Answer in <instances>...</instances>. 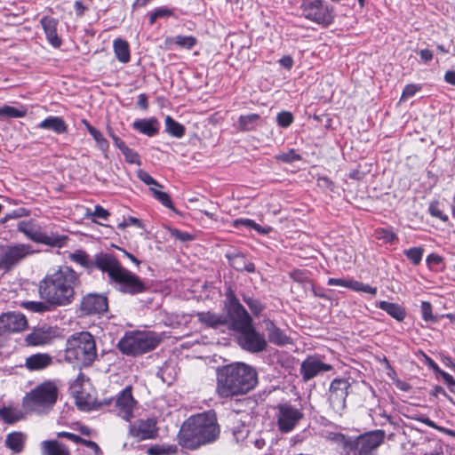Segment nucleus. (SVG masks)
<instances>
[{
	"instance_id": "1",
	"label": "nucleus",
	"mask_w": 455,
	"mask_h": 455,
	"mask_svg": "<svg viewBox=\"0 0 455 455\" xmlns=\"http://www.w3.org/2000/svg\"><path fill=\"white\" fill-rule=\"evenodd\" d=\"M81 285L80 275L70 267H60L48 273L39 283L40 298L55 307L71 304L76 297V290Z\"/></svg>"
},
{
	"instance_id": "2",
	"label": "nucleus",
	"mask_w": 455,
	"mask_h": 455,
	"mask_svg": "<svg viewBox=\"0 0 455 455\" xmlns=\"http://www.w3.org/2000/svg\"><path fill=\"white\" fill-rule=\"evenodd\" d=\"M257 384L256 370L244 363H233L217 369L216 393L221 398L246 395Z\"/></svg>"
},
{
	"instance_id": "3",
	"label": "nucleus",
	"mask_w": 455,
	"mask_h": 455,
	"mask_svg": "<svg viewBox=\"0 0 455 455\" xmlns=\"http://www.w3.org/2000/svg\"><path fill=\"white\" fill-rule=\"evenodd\" d=\"M220 427L216 414L212 411L193 415L181 426L179 433L180 443L190 450L217 440Z\"/></svg>"
},
{
	"instance_id": "4",
	"label": "nucleus",
	"mask_w": 455,
	"mask_h": 455,
	"mask_svg": "<svg viewBox=\"0 0 455 455\" xmlns=\"http://www.w3.org/2000/svg\"><path fill=\"white\" fill-rule=\"evenodd\" d=\"M99 270L107 273L109 283L116 284L122 293L137 295L148 291V286L137 275L124 267L113 255L104 257L99 261Z\"/></svg>"
},
{
	"instance_id": "5",
	"label": "nucleus",
	"mask_w": 455,
	"mask_h": 455,
	"mask_svg": "<svg viewBox=\"0 0 455 455\" xmlns=\"http://www.w3.org/2000/svg\"><path fill=\"white\" fill-rule=\"evenodd\" d=\"M97 357L94 337L88 331H81L68 339L65 348V359L68 363H76L90 366Z\"/></svg>"
},
{
	"instance_id": "6",
	"label": "nucleus",
	"mask_w": 455,
	"mask_h": 455,
	"mask_svg": "<svg viewBox=\"0 0 455 455\" xmlns=\"http://www.w3.org/2000/svg\"><path fill=\"white\" fill-rule=\"evenodd\" d=\"M160 341L159 335L154 331H132L124 335L117 347L124 355L138 356L154 350Z\"/></svg>"
},
{
	"instance_id": "7",
	"label": "nucleus",
	"mask_w": 455,
	"mask_h": 455,
	"mask_svg": "<svg viewBox=\"0 0 455 455\" xmlns=\"http://www.w3.org/2000/svg\"><path fill=\"white\" fill-rule=\"evenodd\" d=\"M17 230L36 243L50 247L62 248L66 245L68 237L52 230H43L33 220H21L17 224Z\"/></svg>"
},
{
	"instance_id": "8",
	"label": "nucleus",
	"mask_w": 455,
	"mask_h": 455,
	"mask_svg": "<svg viewBox=\"0 0 455 455\" xmlns=\"http://www.w3.org/2000/svg\"><path fill=\"white\" fill-rule=\"evenodd\" d=\"M227 300L225 302V326L231 331L236 332L250 327L252 324V318L240 303L233 291H229L226 294Z\"/></svg>"
},
{
	"instance_id": "9",
	"label": "nucleus",
	"mask_w": 455,
	"mask_h": 455,
	"mask_svg": "<svg viewBox=\"0 0 455 455\" xmlns=\"http://www.w3.org/2000/svg\"><path fill=\"white\" fill-rule=\"evenodd\" d=\"M384 430H374L361 435L358 437H350L347 439L340 455H372L385 439Z\"/></svg>"
},
{
	"instance_id": "10",
	"label": "nucleus",
	"mask_w": 455,
	"mask_h": 455,
	"mask_svg": "<svg viewBox=\"0 0 455 455\" xmlns=\"http://www.w3.org/2000/svg\"><path fill=\"white\" fill-rule=\"evenodd\" d=\"M275 419L281 433H290L304 419L303 405L291 401L280 403L275 407Z\"/></svg>"
},
{
	"instance_id": "11",
	"label": "nucleus",
	"mask_w": 455,
	"mask_h": 455,
	"mask_svg": "<svg viewBox=\"0 0 455 455\" xmlns=\"http://www.w3.org/2000/svg\"><path fill=\"white\" fill-rule=\"evenodd\" d=\"M299 11L306 20L323 27L331 25L335 18L334 7L324 0H301Z\"/></svg>"
},
{
	"instance_id": "12",
	"label": "nucleus",
	"mask_w": 455,
	"mask_h": 455,
	"mask_svg": "<svg viewBox=\"0 0 455 455\" xmlns=\"http://www.w3.org/2000/svg\"><path fill=\"white\" fill-rule=\"evenodd\" d=\"M29 243H10L0 248V268L9 271L27 258L38 252Z\"/></svg>"
},
{
	"instance_id": "13",
	"label": "nucleus",
	"mask_w": 455,
	"mask_h": 455,
	"mask_svg": "<svg viewBox=\"0 0 455 455\" xmlns=\"http://www.w3.org/2000/svg\"><path fill=\"white\" fill-rule=\"evenodd\" d=\"M57 387L50 382H45L26 396V403L30 409L40 411L52 406L57 400Z\"/></svg>"
},
{
	"instance_id": "14",
	"label": "nucleus",
	"mask_w": 455,
	"mask_h": 455,
	"mask_svg": "<svg viewBox=\"0 0 455 455\" xmlns=\"http://www.w3.org/2000/svg\"><path fill=\"white\" fill-rule=\"evenodd\" d=\"M351 383L348 379H334L329 387L328 401L330 408L333 413L341 416L346 408V399L348 395V390Z\"/></svg>"
},
{
	"instance_id": "15",
	"label": "nucleus",
	"mask_w": 455,
	"mask_h": 455,
	"mask_svg": "<svg viewBox=\"0 0 455 455\" xmlns=\"http://www.w3.org/2000/svg\"><path fill=\"white\" fill-rule=\"evenodd\" d=\"M237 341L239 346L250 353H259L266 350L267 341L262 333H259L252 326L247 327L238 331Z\"/></svg>"
},
{
	"instance_id": "16",
	"label": "nucleus",
	"mask_w": 455,
	"mask_h": 455,
	"mask_svg": "<svg viewBox=\"0 0 455 455\" xmlns=\"http://www.w3.org/2000/svg\"><path fill=\"white\" fill-rule=\"evenodd\" d=\"M333 367L324 363L319 355H308L302 361L299 373L304 382H307L318 375L330 371Z\"/></svg>"
},
{
	"instance_id": "17",
	"label": "nucleus",
	"mask_w": 455,
	"mask_h": 455,
	"mask_svg": "<svg viewBox=\"0 0 455 455\" xmlns=\"http://www.w3.org/2000/svg\"><path fill=\"white\" fill-rule=\"evenodd\" d=\"M108 309V298L102 294L89 293L83 297L80 303V311L83 315H101Z\"/></svg>"
},
{
	"instance_id": "18",
	"label": "nucleus",
	"mask_w": 455,
	"mask_h": 455,
	"mask_svg": "<svg viewBox=\"0 0 455 455\" xmlns=\"http://www.w3.org/2000/svg\"><path fill=\"white\" fill-rule=\"evenodd\" d=\"M28 326L26 316L15 311L4 312L0 315V335L20 332Z\"/></svg>"
},
{
	"instance_id": "19",
	"label": "nucleus",
	"mask_w": 455,
	"mask_h": 455,
	"mask_svg": "<svg viewBox=\"0 0 455 455\" xmlns=\"http://www.w3.org/2000/svg\"><path fill=\"white\" fill-rule=\"evenodd\" d=\"M136 405L132 394V387H126L117 395L116 400V408L117 415L126 421H130L133 418V409Z\"/></svg>"
},
{
	"instance_id": "20",
	"label": "nucleus",
	"mask_w": 455,
	"mask_h": 455,
	"mask_svg": "<svg viewBox=\"0 0 455 455\" xmlns=\"http://www.w3.org/2000/svg\"><path fill=\"white\" fill-rule=\"evenodd\" d=\"M156 425V422L154 419H141L130 426L129 433L140 440L153 439L157 433Z\"/></svg>"
},
{
	"instance_id": "21",
	"label": "nucleus",
	"mask_w": 455,
	"mask_h": 455,
	"mask_svg": "<svg viewBox=\"0 0 455 455\" xmlns=\"http://www.w3.org/2000/svg\"><path fill=\"white\" fill-rule=\"evenodd\" d=\"M113 256L109 253H97L94 256V259H92L88 253L83 250H76L74 252L70 253L68 258L71 261L80 265L85 269L92 271L94 267L99 269V261L103 259L104 257Z\"/></svg>"
},
{
	"instance_id": "22",
	"label": "nucleus",
	"mask_w": 455,
	"mask_h": 455,
	"mask_svg": "<svg viewBox=\"0 0 455 455\" xmlns=\"http://www.w3.org/2000/svg\"><path fill=\"white\" fill-rule=\"evenodd\" d=\"M265 330L267 333V339L270 343L282 347L290 344L291 338L269 318L263 320Z\"/></svg>"
},
{
	"instance_id": "23",
	"label": "nucleus",
	"mask_w": 455,
	"mask_h": 455,
	"mask_svg": "<svg viewBox=\"0 0 455 455\" xmlns=\"http://www.w3.org/2000/svg\"><path fill=\"white\" fill-rule=\"evenodd\" d=\"M40 23L49 44L54 48H59L62 44V41L57 32L58 20L50 16H44L41 19Z\"/></svg>"
},
{
	"instance_id": "24",
	"label": "nucleus",
	"mask_w": 455,
	"mask_h": 455,
	"mask_svg": "<svg viewBox=\"0 0 455 455\" xmlns=\"http://www.w3.org/2000/svg\"><path fill=\"white\" fill-rule=\"evenodd\" d=\"M53 363V357L46 353H36L28 356L25 367L30 371H43Z\"/></svg>"
},
{
	"instance_id": "25",
	"label": "nucleus",
	"mask_w": 455,
	"mask_h": 455,
	"mask_svg": "<svg viewBox=\"0 0 455 455\" xmlns=\"http://www.w3.org/2000/svg\"><path fill=\"white\" fill-rule=\"evenodd\" d=\"M132 128L141 134L154 137L159 132L160 124L155 117L136 119Z\"/></svg>"
},
{
	"instance_id": "26",
	"label": "nucleus",
	"mask_w": 455,
	"mask_h": 455,
	"mask_svg": "<svg viewBox=\"0 0 455 455\" xmlns=\"http://www.w3.org/2000/svg\"><path fill=\"white\" fill-rule=\"evenodd\" d=\"M52 338L51 328L40 327L28 333L25 341L28 346H42L49 343Z\"/></svg>"
},
{
	"instance_id": "27",
	"label": "nucleus",
	"mask_w": 455,
	"mask_h": 455,
	"mask_svg": "<svg viewBox=\"0 0 455 455\" xmlns=\"http://www.w3.org/2000/svg\"><path fill=\"white\" fill-rule=\"evenodd\" d=\"M36 128L52 131L56 134H64L68 132V124L61 116H50L40 122Z\"/></svg>"
},
{
	"instance_id": "28",
	"label": "nucleus",
	"mask_w": 455,
	"mask_h": 455,
	"mask_svg": "<svg viewBox=\"0 0 455 455\" xmlns=\"http://www.w3.org/2000/svg\"><path fill=\"white\" fill-rule=\"evenodd\" d=\"M198 322L208 328L217 329L225 326V318L223 314H216L212 311L197 312L196 314Z\"/></svg>"
},
{
	"instance_id": "29",
	"label": "nucleus",
	"mask_w": 455,
	"mask_h": 455,
	"mask_svg": "<svg viewBox=\"0 0 455 455\" xmlns=\"http://www.w3.org/2000/svg\"><path fill=\"white\" fill-rule=\"evenodd\" d=\"M376 307L398 322H403L406 317L405 308L397 303L381 300L376 303Z\"/></svg>"
},
{
	"instance_id": "30",
	"label": "nucleus",
	"mask_w": 455,
	"mask_h": 455,
	"mask_svg": "<svg viewBox=\"0 0 455 455\" xmlns=\"http://www.w3.org/2000/svg\"><path fill=\"white\" fill-rule=\"evenodd\" d=\"M113 50L116 60L121 63H128L131 60V51L128 42L123 38L113 41Z\"/></svg>"
},
{
	"instance_id": "31",
	"label": "nucleus",
	"mask_w": 455,
	"mask_h": 455,
	"mask_svg": "<svg viewBox=\"0 0 455 455\" xmlns=\"http://www.w3.org/2000/svg\"><path fill=\"white\" fill-rule=\"evenodd\" d=\"M27 440V435L22 432H12L6 435L5 446L12 451L13 453H20Z\"/></svg>"
},
{
	"instance_id": "32",
	"label": "nucleus",
	"mask_w": 455,
	"mask_h": 455,
	"mask_svg": "<svg viewBox=\"0 0 455 455\" xmlns=\"http://www.w3.org/2000/svg\"><path fill=\"white\" fill-rule=\"evenodd\" d=\"M261 121V116L259 114L242 115L238 118L237 129L241 132L254 131Z\"/></svg>"
},
{
	"instance_id": "33",
	"label": "nucleus",
	"mask_w": 455,
	"mask_h": 455,
	"mask_svg": "<svg viewBox=\"0 0 455 455\" xmlns=\"http://www.w3.org/2000/svg\"><path fill=\"white\" fill-rule=\"evenodd\" d=\"M43 455H70L65 444L56 440H47L42 443Z\"/></svg>"
},
{
	"instance_id": "34",
	"label": "nucleus",
	"mask_w": 455,
	"mask_h": 455,
	"mask_svg": "<svg viewBox=\"0 0 455 455\" xmlns=\"http://www.w3.org/2000/svg\"><path fill=\"white\" fill-rule=\"evenodd\" d=\"M233 226L238 229L242 228H245L247 229H254L259 235H267L272 229L269 226L262 227L257 224L254 220L245 218H239L235 220Z\"/></svg>"
},
{
	"instance_id": "35",
	"label": "nucleus",
	"mask_w": 455,
	"mask_h": 455,
	"mask_svg": "<svg viewBox=\"0 0 455 455\" xmlns=\"http://www.w3.org/2000/svg\"><path fill=\"white\" fill-rule=\"evenodd\" d=\"M164 125L165 132L174 138L180 139L185 134V127L170 116H165Z\"/></svg>"
},
{
	"instance_id": "36",
	"label": "nucleus",
	"mask_w": 455,
	"mask_h": 455,
	"mask_svg": "<svg viewBox=\"0 0 455 455\" xmlns=\"http://www.w3.org/2000/svg\"><path fill=\"white\" fill-rule=\"evenodd\" d=\"M148 21L150 25H154L157 19H166L169 17H172L177 19L174 9L169 8L167 6H160L155 8L152 12L148 13Z\"/></svg>"
},
{
	"instance_id": "37",
	"label": "nucleus",
	"mask_w": 455,
	"mask_h": 455,
	"mask_svg": "<svg viewBox=\"0 0 455 455\" xmlns=\"http://www.w3.org/2000/svg\"><path fill=\"white\" fill-rule=\"evenodd\" d=\"M27 108L23 106L14 108L9 105L0 107V119L3 118H21L26 116Z\"/></svg>"
},
{
	"instance_id": "38",
	"label": "nucleus",
	"mask_w": 455,
	"mask_h": 455,
	"mask_svg": "<svg viewBox=\"0 0 455 455\" xmlns=\"http://www.w3.org/2000/svg\"><path fill=\"white\" fill-rule=\"evenodd\" d=\"M322 436L331 443L336 444L339 451L343 450L347 439L349 438V436L341 433L328 430L323 431Z\"/></svg>"
},
{
	"instance_id": "39",
	"label": "nucleus",
	"mask_w": 455,
	"mask_h": 455,
	"mask_svg": "<svg viewBox=\"0 0 455 455\" xmlns=\"http://www.w3.org/2000/svg\"><path fill=\"white\" fill-rule=\"evenodd\" d=\"M0 418L8 424H13L22 418L20 411L12 407L0 408Z\"/></svg>"
},
{
	"instance_id": "40",
	"label": "nucleus",
	"mask_w": 455,
	"mask_h": 455,
	"mask_svg": "<svg viewBox=\"0 0 455 455\" xmlns=\"http://www.w3.org/2000/svg\"><path fill=\"white\" fill-rule=\"evenodd\" d=\"M243 302L248 306L251 314L254 316H259L265 309L266 305L263 304L259 299L250 295H243Z\"/></svg>"
},
{
	"instance_id": "41",
	"label": "nucleus",
	"mask_w": 455,
	"mask_h": 455,
	"mask_svg": "<svg viewBox=\"0 0 455 455\" xmlns=\"http://www.w3.org/2000/svg\"><path fill=\"white\" fill-rule=\"evenodd\" d=\"M173 40L180 48L186 50H191L197 44V39L194 36L178 35Z\"/></svg>"
},
{
	"instance_id": "42",
	"label": "nucleus",
	"mask_w": 455,
	"mask_h": 455,
	"mask_svg": "<svg viewBox=\"0 0 455 455\" xmlns=\"http://www.w3.org/2000/svg\"><path fill=\"white\" fill-rule=\"evenodd\" d=\"M176 451L177 448L173 445L156 444L149 447L147 453L148 455H172Z\"/></svg>"
},
{
	"instance_id": "43",
	"label": "nucleus",
	"mask_w": 455,
	"mask_h": 455,
	"mask_svg": "<svg viewBox=\"0 0 455 455\" xmlns=\"http://www.w3.org/2000/svg\"><path fill=\"white\" fill-rule=\"evenodd\" d=\"M424 249L420 246L411 247L403 251V254L406 258L414 265L418 266L422 260Z\"/></svg>"
},
{
	"instance_id": "44",
	"label": "nucleus",
	"mask_w": 455,
	"mask_h": 455,
	"mask_svg": "<svg viewBox=\"0 0 455 455\" xmlns=\"http://www.w3.org/2000/svg\"><path fill=\"white\" fill-rule=\"evenodd\" d=\"M90 135L94 139L99 149L106 154L109 148L108 141L98 129H89Z\"/></svg>"
},
{
	"instance_id": "45",
	"label": "nucleus",
	"mask_w": 455,
	"mask_h": 455,
	"mask_svg": "<svg viewBox=\"0 0 455 455\" xmlns=\"http://www.w3.org/2000/svg\"><path fill=\"white\" fill-rule=\"evenodd\" d=\"M301 156L298 154L293 148L288 150L287 152H283L275 156V159L277 162H282L284 164H291L301 160Z\"/></svg>"
},
{
	"instance_id": "46",
	"label": "nucleus",
	"mask_w": 455,
	"mask_h": 455,
	"mask_svg": "<svg viewBox=\"0 0 455 455\" xmlns=\"http://www.w3.org/2000/svg\"><path fill=\"white\" fill-rule=\"evenodd\" d=\"M229 265L237 271H243L246 261L245 257L241 253H228L226 255Z\"/></svg>"
},
{
	"instance_id": "47",
	"label": "nucleus",
	"mask_w": 455,
	"mask_h": 455,
	"mask_svg": "<svg viewBox=\"0 0 455 455\" xmlns=\"http://www.w3.org/2000/svg\"><path fill=\"white\" fill-rule=\"evenodd\" d=\"M376 238L384 243H393L398 240L397 235L390 228H377L375 231Z\"/></svg>"
},
{
	"instance_id": "48",
	"label": "nucleus",
	"mask_w": 455,
	"mask_h": 455,
	"mask_svg": "<svg viewBox=\"0 0 455 455\" xmlns=\"http://www.w3.org/2000/svg\"><path fill=\"white\" fill-rule=\"evenodd\" d=\"M25 307L29 309L32 312L36 313H44L51 310L52 305L48 304V302L44 301H28L25 304Z\"/></svg>"
},
{
	"instance_id": "49",
	"label": "nucleus",
	"mask_w": 455,
	"mask_h": 455,
	"mask_svg": "<svg viewBox=\"0 0 455 455\" xmlns=\"http://www.w3.org/2000/svg\"><path fill=\"white\" fill-rule=\"evenodd\" d=\"M122 154L124 155V159L125 161L128 163V164H136L138 166H140L142 164L141 163V159H140V156L139 155V153L137 151H135L134 149L127 147L123 152Z\"/></svg>"
},
{
	"instance_id": "50",
	"label": "nucleus",
	"mask_w": 455,
	"mask_h": 455,
	"mask_svg": "<svg viewBox=\"0 0 455 455\" xmlns=\"http://www.w3.org/2000/svg\"><path fill=\"white\" fill-rule=\"evenodd\" d=\"M352 291H357V292L369 293V294L375 296L377 294L378 290H377V287H372L368 283H363L362 282L354 280Z\"/></svg>"
},
{
	"instance_id": "51",
	"label": "nucleus",
	"mask_w": 455,
	"mask_h": 455,
	"mask_svg": "<svg viewBox=\"0 0 455 455\" xmlns=\"http://www.w3.org/2000/svg\"><path fill=\"white\" fill-rule=\"evenodd\" d=\"M293 120L294 118L292 114L288 111L280 112L276 116L277 124L283 128L289 127L292 124Z\"/></svg>"
},
{
	"instance_id": "52",
	"label": "nucleus",
	"mask_w": 455,
	"mask_h": 455,
	"mask_svg": "<svg viewBox=\"0 0 455 455\" xmlns=\"http://www.w3.org/2000/svg\"><path fill=\"white\" fill-rule=\"evenodd\" d=\"M428 212L432 217L438 218L443 222H446L449 220L448 216L441 211L438 202L431 203L428 207Z\"/></svg>"
},
{
	"instance_id": "53",
	"label": "nucleus",
	"mask_w": 455,
	"mask_h": 455,
	"mask_svg": "<svg viewBox=\"0 0 455 455\" xmlns=\"http://www.w3.org/2000/svg\"><path fill=\"white\" fill-rule=\"evenodd\" d=\"M421 315L422 318L426 322H435L436 318L433 315L432 313V305L428 301L421 302Z\"/></svg>"
},
{
	"instance_id": "54",
	"label": "nucleus",
	"mask_w": 455,
	"mask_h": 455,
	"mask_svg": "<svg viewBox=\"0 0 455 455\" xmlns=\"http://www.w3.org/2000/svg\"><path fill=\"white\" fill-rule=\"evenodd\" d=\"M137 176L142 182H144L148 186L162 188V185H160L148 172H147L144 170H139L137 172Z\"/></svg>"
},
{
	"instance_id": "55",
	"label": "nucleus",
	"mask_w": 455,
	"mask_h": 455,
	"mask_svg": "<svg viewBox=\"0 0 455 455\" xmlns=\"http://www.w3.org/2000/svg\"><path fill=\"white\" fill-rule=\"evenodd\" d=\"M421 90V85L416 84H410L403 88L401 100H404L413 97L418 92Z\"/></svg>"
},
{
	"instance_id": "56",
	"label": "nucleus",
	"mask_w": 455,
	"mask_h": 455,
	"mask_svg": "<svg viewBox=\"0 0 455 455\" xmlns=\"http://www.w3.org/2000/svg\"><path fill=\"white\" fill-rule=\"evenodd\" d=\"M29 215V211L25 208H18L13 210L12 212L7 213L3 219L2 222L4 223L9 220L19 219L22 217H28Z\"/></svg>"
},
{
	"instance_id": "57",
	"label": "nucleus",
	"mask_w": 455,
	"mask_h": 455,
	"mask_svg": "<svg viewBox=\"0 0 455 455\" xmlns=\"http://www.w3.org/2000/svg\"><path fill=\"white\" fill-rule=\"evenodd\" d=\"M353 279H342V278H333L331 277L327 281L328 285H337V286H342L345 288H348L352 290L353 286Z\"/></svg>"
},
{
	"instance_id": "58",
	"label": "nucleus",
	"mask_w": 455,
	"mask_h": 455,
	"mask_svg": "<svg viewBox=\"0 0 455 455\" xmlns=\"http://www.w3.org/2000/svg\"><path fill=\"white\" fill-rule=\"evenodd\" d=\"M155 198L158 200L164 206L172 209L173 204L170 196L163 191H155Z\"/></svg>"
},
{
	"instance_id": "59",
	"label": "nucleus",
	"mask_w": 455,
	"mask_h": 455,
	"mask_svg": "<svg viewBox=\"0 0 455 455\" xmlns=\"http://www.w3.org/2000/svg\"><path fill=\"white\" fill-rule=\"evenodd\" d=\"M128 226H135L139 228H143V224H142L141 220L135 217H132V216L128 217L122 223L119 224V228H125Z\"/></svg>"
},
{
	"instance_id": "60",
	"label": "nucleus",
	"mask_w": 455,
	"mask_h": 455,
	"mask_svg": "<svg viewBox=\"0 0 455 455\" xmlns=\"http://www.w3.org/2000/svg\"><path fill=\"white\" fill-rule=\"evenodd\" d=\"M91 215L92 217L106 220L109 216V212L102 206L97 204Z\"/></svg>"
},
{
	"instance_id": "61",
	"label": "nucleus",
	"mask_w": 455,
	"mask_h": 455,
	"mask_svg": "<svg viewBox=\"0 0 455 455\" xmlns=\"http://www.w3.org/2000/svg\"><path fill=\"white\" fill-rule=\"evenodd\" d=\"M317 183H318V186L323 188H326L331 192L334 191L335 185H334L333 181L331 179H329L328 177L318 178Z\"/></svg>"
},
{
	"instance_id": "62",
	"label": "nucleus",
	"mask_w": 455,
	"mask_h": 455,
	"mask_svg": "<svg viewBox=\"0 0 455 455\" xmlns=\"http://www.w3.org/2000/svg\"><path fill=\"white\" fill-rule=\"evenodd\" d=\"M78 443H81L87 448L92 450L95 453V455H100L101 453L100 446L93 441L86 440L81 437V440L78 441Z\"/></svg>"
},
{
	"instance_id": "63",
	"label": "nucleus",
	"mask_w": 455,
	"mask_h": 455,
	"mask_svg": "<svg viewBox=\"0 0 455 455\" xmlns=\"http://www.w3.org/2000/svg\"><path fill=\"white\" fill-rule=\"evenodd\" d=\"M439 376H441L444 382L448 385L449 390L451 392H455V379L452 378V376L444 371H443Z\"/></svg>"
},
{
	"instance_id": "64",
	"label": "nucleus",
	"mask_w": 455,
	"mask_h": 455,
	"mask_svg": "<svg viewBox=\"0 0 455 455\" xmlns=\"http://www.w3.org/2000/svg\"><path fill=\"white\" fill-rule=\"evenodd\" d=\"M56 435L59 438H66L68 440H70L75 443H78V441L81 440V437L79 435L66 431L58 432Z\"/></svg>"
}]
</instances>
